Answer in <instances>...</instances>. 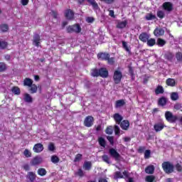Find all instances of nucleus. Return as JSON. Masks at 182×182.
Returning a JSON list of instances; mask_svg holds the SVG:
<instances>
[{
    "label": "nucleus",
    "mask_w": 182,
    "mask_h": 182,
    "mask_svg": "<svg viewBox=\"0 0 182 182\" xmlns=\"http://www.w3.org/2000/svg\"><path fill=\"white\" fill-rule=\"evenodd\" d=\"M97 59H99V60H107L108 65H114L116 62V58H114V57L110 58V54L108 53H98Z\"/></svg>",
    "instance_id": "f257e3e1"
},
{
    "label": "nucleus",
    "mask_w": 182,
    "mask_h": 182,
    "mask_svg": "<svg viewBox=\"0 0 182 182\" xmlns=\"http://www.w3.org/2000/svg\"><path fill=\"white\" fill-rule=\"evenodd\" d=\"M23 86H28L29 92L31 95H33L38 92V86L36 84H33V80L29 77H26L23 80Z\"/></svg>",
    "instance_id": "f03ea898"
},
{
    "label": "nucleus",
    "mask_w": 182,
    "mask_h": 182,
    "mask_svg": "<svg viewBox=\"0 0 182 182\" xmlns=\"http://www.w3.org/2000/svg\"><path fill=\"white\" fill-rule=\"evenodd\" d=\"M162 168L166 174L174 173V164L170 161H164L162 163Z\"/></svg>",
    "instance_id": "7ed1b4c3"
},
{
    "label": "nucleus",
    "mask_w": 182,
    "mask_h": 182,
    "mask_svg": "<svg viewBox=\"0 0 182 182\" xmlns=\"http://www.w3.org/2000/svg\"><path fill=\"white\" fill-rule=\"evenodd\" d=\"M66 32L67 33H80L82 32V27H80L79 23L68 26L66 28Z\"/></svg>",
    "instance_id": "20e7f679"
},
{
    "label": "nucleus",
    "mask_w": 182,
    "mask_h": 182,
    "mask_svg": "<svg viewBox=\"0 0 182 182\" xmlns=\"http://www.w3.org/2000/svg\"><path fill=\"white\" fill-rule=\"evenodd\" d=\"M165 119L168 123H176L178 120V117L173 114V112L170 111H166L165 112Z\"/></svg>",
    "instance_id": "39448f33"
},
{
    "label": "nucleus",
    "mask_w": 182,
    "mask_h": 182,
    "mask_svg": "<svg viewBox=\"0 0 182 182\" xmlns=\"http://www.w3.org/2000/svg\"><path fill=\"white\" fill-rule=\"evenodd\" d=\"M123 78V73L122 71L116 70L114 72L113 79L115 85H119L120 82H122V79Z\"/></svg>",
    "instance_id": "423d86ee"
},
{
    "label": "nucleus",
    "mask_w": 182,
    "mask_h": 182,
    "mask_svg": "<svg viewBox=\"0 0 182 182\" xmlns=\"http://www.w3.org/2000/svg\"><path fill=\"white\" fill-rule=\"evenodd\" d=\"M93 123H95V118L91 115L87 116L84 119V126L85 127H92Z\"/></svg>",
    "instance_id": "0eeeda50"
},
{
    "label": "nucleus",
    "mask_w": 182,
    "mask_h": 182,
    "mask_svg": "<svg viewBox=\"0 0 182 182\" xmlns=\"http://www.w3.org/2000/svg\"><path fill=\"white\" fill-rule=\"evenodd\" d=\"M65 17L68 21H73L75 19V12L70 9H68L65 11Z\"/></svg>",
    "instance_id": "6e6552de"
},
{
    "label": "nucleus",
    "mask_w": 182,
    "mask_h": 182,
    "mask_svg": "<svg viewBox=\"0 0 182 182\" xmlns=\"http://www.w3.org/2000/svg\"><path fill=\"white\" fill-rule=\"evenodd\" d=\"M109 154L111 157L116 160V161H119V160H120V157H122L120 154H119V152H117V151L113 148L109 149Z\"/></svg>",
    "instance_id": "1a4fd4ad"
},
{
    "label": "nucleus",
    "mask_w": 182,
    "mask_h": 182,
    "mask_svg": "<svg viewBox=\"0 0 182 182\" xmlns=\"http://www.w3.org/2000/svg\"><path fill=\"white\" fill-rule=\"evenodd\" d=\"M165 127L166 124H164V122L163 121H160L154 125V129L155 132H156V133H159V132H161V130H163V129H164Z\"/></svg>",
    "instance_id": "9d476101"
},
{
    "label": "nucleus",
    "mask_w": 182,
    "mask_h": 182,
    "mask_svg": "<svg viewBox=\"0 0 182 182\" xmlns=\"http://www.w3.org/2000/svg\"><path fill=\"white\" fill-rule=\"evenodd\" d=\"M33 45L39 48L41 46V36L38 33H35L33 36Z\"/></svg>",
    "instance_id": "9b49d317"
},
{
    "label": "nucleus",
    "mask_w": 182,
    "mask_h": 182,
    "mask_svg": "<svg viewBox=\"0 0 182 182\" xmlns=\"http://www.w3.org/2000/svg\"><path fill=\"white\" fill-rule=\"evenodd\" d=\"M162 8L164 11H166L167 12H171V11H173V9H174V8L173 6V4L170 1L164 2L162 4Z\"/></svg>",
    "instance_id": "f8f14e48"
},
{
    "label": "nucleus",
    "mask_w": 182,
    "mask_h": 182,
    "mask_svg": "<svg viewBox=\"0 0 182 182\" xmlns=\"http://www.w3.org/2000/svg\"><path fill=\"white\" fill-rule=\"evenodd\" d=\"M42 161H43L42 157L39 156H36L31 159L30 164H31V166H39V164H41Z\"/></svg>",
    "instance_id": "ddd939ff"
},
{
    "label": "nucleus",
    "mask_w": 182,
    "mask_h": 182,
    "mask_svg": "<svg viewBox=\"0 0 182 182\" xmlns=\"http://www.w3.org/2000/svg\"><path fill=\"white\" fill-rule=\"evenodd\" d=\"M139 39L141 41V42L146 43L147 41L150 39V35L146 32H143L139 35Z\"/></svg>",
    "instance_id": "4468645a"
},
{
    "label": "nucleus",
    "mask_w": 182,
    "mask_h": 182,
    "mask_svg": "<svg viewBox=\"0 0 182 182\" xmlns=\"http://www.w3.org/2000/svg\"><path fill=\"white\" fill-rule=\"evenodd\" d=\"M43 144L41 143L36 144L33 147L34 153H42V151H43Z\"/></svg>",
    "instance_id": "2eb2a0df"
},
{
    "label": "nucleus",
    "mask_w": 182,
    "mask_h": 182,
    "mask_svg": "<svg viewBox=\"0 0 182 182\" xmlns=\"http://www.w3.org/2000/svg\"><path fill=\"white\" fill-rule=\"evenodd\" d=\"M119 126L122 130H129L130 128V122L127 119H124L119 124Z\"/></svg>",
    "instance_id": "dca6fc26"
},
{
    "label": "nucleus",
    "mask_w": 182,
    "mask_h": 182,
    "mask_svg": "<svg viewBox=\"0 0 182 182\" xmlns=\"http://www.w3.org/2000/svg\"><path fill=\"white\" fill-rule=\"evenodd\" d=\"M154 36H156V38H159V36H163L164 35V29L162 28H156L154 31Z\"/></svg>",
    "instance_id": "f3484780"
},
{
    "label": "nucleus",
    "mask_w": 182,
    "mask_h": 182,
    "mask_svg": "<svg viewBox=\"0 0 182 182\" xmlns=\"http://www.w3.org/2000/svg\"><path fill=\"white\" fill-rule=\"evenodd\" d=\"M113 119L117 124H120L123 122V117L119 113L114 114Z\"/></svg>",
    "instance_id": "a211bd4d"
},
{
    "label": "nucleus",
    "mask_w": 182,
    "mask_h": 182,
    "mask_svg": "<svg viewBox=\"0 0 182 182\" xmlns=\"http://www.w3.org/2000/svg\"><path fill=\"white\" fill-rule=\"evenodd\" d=\"M100 76L101 77H109V70H106L105 68H101L99 69Z\"/></svg>",
    "instance_id": "6ab92c4d"
},
{
    "label": "nucleus",
    "mask_w": 182,
    "mask_h": 182,
    "mask_svg": "<svg viewBox=\"0 0 182 182\" xmlns=\"http://www.w3.org/2000/svg\"><path fill=\"white\" fill-rule=\"evenodd\" d=\"M126 105V101L124 100H118L115 102L114 107L115 109H119V107H123Z\"/></svg>",
    "instance_id": "aec40b11"
},
{
    "label": "nucleus",
    "mask_w": 182,
    "mask_h": 182,
    "mask_svg": "<svg viewBox=\"0 0 182 182\" xmlns=\"http://www.w3.org/2000/svg\"><path fill=\"white\" fill-rule=\"evenodd\" d=\"M23 100L26 102V103H33V98H32V96L29 95L28 93H25L23 95Z\"/></svg>",
    "instance_id": "412c9836"
},
{
    "label": "nucleus",
    "mask_w": 182,
    "mask_h": 182,
    "mask_svg": "<svg viewBox=\"0 0 182 182\" xmlns=\"http://www.w3.org/2000/svg\"><path fill=\"white\" fill-rule=\"evenodd\" d=\"M26 178L31 182H33L36 180V173L33 172H28L26 176Z\"/></svg>",
    "instance_id": "4be33fe9"
},
{
    "label": "nucleus",
    "mask_w": 182,
    "mask_h": 182,
    "mask_svg": "<svg viewBox=\"0 0 182 182\" xmlns=\"http://www.w3.org/2000/svg\"><path fill=\"white\" fill-rule=\"evenodd\" d=\"M127 26V21L124 20V21H119L117 24V29H124Z\"/></svg>",
    "instance_id": "5701e85b"
},
{
    "label": "nucleus",
    "mask_w": 182,
    "mask_h": 182,
    "mask_svg": "<svg viewBox=\"0 0 182 182\" xmlns=\"http://www.w3.org/2000/svg\"><path fill=\"white\" fill-rule=\"evenodd\" d=\"M166 84L167 86H170L171 87H174L176 86V80L173 78H168L166 80Z\"/></svg>",
    "instance_id": "b1692460"
},
{
    "label": "nucleus",
    "mask_w": 182,
    "mask_h": 182,
    "mask_svg": "<svg viewBox=\"0 0 182 182\" xmlns=\"http://www.w3.org/2000/svg\"><path fill=\"white\" fill-rule=\"evenodd\" d=\"M89 5L92 6L93 9H99V4L96 2V0H86Z\"/></svg>",
    "instance_id": "393cba45"
},
{
    "label": "nucleus",
    "mask_w": 182,
    "mask_h": 182,
    "mask_svg": "<svg viewBox=\"0 0 182 182\" xmlns=\"http://www.w3.org/2000/svg\"><path fill=\"white\" fill-rule=\"evenodd\" d=\"M145 19L146 21H154V19H157V17L153 13H148L145 16Z\"/></svg>",
    "instance_id": "a878e982"
},
{
    "label": "nucleus",
    "mask_w": 182,
    "mask_h": 182,
    "mask_svg": "<svg viewBox=\"0 0 182 182\" xmlns=\"http://www.w3.org/2000/svg\"><path fill=\"white\" fill-rule=\"evenodd\" d=\"M158 105L159 106H166L167 105V98L165 97H161L158 100Z\"/></svg>",
    "instance_id": "bb28decb"
},
{
    "label": "nucleus",
    "mask_w": 182,
    "mask_h": 182,
    "mask_svg": "<svg viewBox=\"0 0 182 182\" xmlns=\"http://www.w3.org/2000/svg\"><path fill=\"white\" fill-rule=\"evenodd\" d=\"M154 166L151 165V166H148L146 168H145V173H146V174H153L154 173Z\"/></svg>",
    "instance_id": "cd10ccee"
},
{
    "label": "nucleus",
    "mask_w": 182,
    "mask_h": 182,
    "mask_svg": "<svg viewBox=\"0 0 182 182\" xmlns=\"http://www.w3.org/2000/svg\"><path fill=\"white\" fill-rule=\"evenodd\" d=\"M122 48L129 53V55H132V50L130 47L127 46V42L126 41H122Z\"/></svg>",
    "instance_id": "c85d7f7f"
},
{
    "label": "nucleus",
    "mask_w": 182,
    "mask_h": 182,
    "mask_svg": "<svg viewBox=\"0 0 182 182\" xmlns=\"http://www.w3.org/2000/svg\"><path fill=\"white\" fill-rule=\"evenodd\" d=\"M163 93H164V88H163V86L161 85H158L155 89V94L163 95Z\"/></svg>",
    "instance_id": "c756f323"
},
{
    "label": "nucleus",
    "mask_w": 182,
    "mask_h": 182,
    "mask_svg": "<svg viewBox=\"0 0 182 182\" xmlns=\"http://www.w3.org/2000/svg\"><path fill=\"white\" fill-rule=\"evenodd\" d=\"M166 43H167L166 40L160 38L157 39L156 45H158L160 48H163V46H164Z\"/></svg>",
    "instance_id": "7c9ffc66"
},
{
    "label": "nucleus",
    "mask_w": 182,
    "mask_h": 182,
    "mask_svg": "<svg viewBox=\"0 0 182 182\" xmlns=\"http://www.w3.org/2000/svg\"><path fill=\"white\" fill-rule=\"evenodd\" d=\"M0 31L5 33V32H8L9 31V26L6 23H3L0 25Z\"/></svg>",
    "instance_id": "2f4dec72"
},
{
    "label": "nucleus",
    "mask_w": 182,
    "mask_h": 182,
    "mask_svg": "<svg viewBox=\"0 0 182 182\" xmlns=\"http://www.w3.org/2000/svg\"><path fill=\"white\" fill-rule=\"evenodd\" d=\"M173 58H174V55H173L171 52H168L164 55V58L166 59V60H169V62L173 60Z\"/></svg>",
    "instance_id": "473e14b6"
},
{
    "label": "nucleus",
    "mask_w": 182,
    "mask_h": 182,
    "mask_svg": "<svg viewBox=\"0 0 182 182\" xmlns=\"http://www.w3.org/2000/svg\"><path fill=\"white\" fill-rule=\"evenodd\" d=\"M11 92L14 95L19 96V95H21V88H19V87L14 86L11 88Z\"/></svg>",
    "instance_id": "72a5a7b5"
},
{
    "label": "nucleus",
    "mask_w": 182,
    "mask_h": 182,
    "mask_svg": "<svg viewBox=\"0 0 182 182\" xmlns=\"http://www.w3.org/2000/svg\"><path fill=\"white\" fill-rule=\"evenodd\" d=\"M83 168L89 171L92 168V162L91 161H85L83 164Z\"/></svg>",
    "instance_id": "f704fd0d"
},
{
    "label": "nucleus",
    "mask_w": 182,
    "mask_h": 182,
    "mask_svg": "<svg viewBox=\"0 0 182 182\" xmlns=\"http://www.w3.org/2000/svg\"><path fill=\"white\" fill-rule=\"evenodd\" d=\"M91 76L92 77H99L100 76V71L97 68H94L91 70Z\"/></svg>",
    "instance_id": "c9c22d12"
},
{
    "label": "nucleus",
    "mask_w": 182,
    "mask_h": 182,
    "mask_svg": "<svg viewBox=\"0 0 182 182\" xmlns=\"http://www.w3.org/2000/svg\"><path fill=\"white\" fill-rule=\"evenodd\" d=\"M98 143L100 144V146H101V147H106V140L105 139V138L100 136L98 138Z\"/></svg>",
    "instance_id": "e433bc0d"
},
{
    "label": "nucleus",
    "mask_w": 182,
    "mask_h": 182,
    "mask_svg": "<svg viewBox=\"0 0 182 182\" xmlns=\"http://www.w3.org/2000/svg\"><path fill=\"white\" fill-rule=\"evenodd\" d=\"M146 45L147 46H154L156 45V39L155 38H149L148 41H146Z\"/></svg>",
    "instance_id": "4c0bfd02"
},
{
    "label": "nucleus",
    "mask_w": 182,
    "mask_h": 182,
    "mask_svg": "<svg viewBox=\"0 0 182 182\" xmlns=\"http://www.w3.org/2000/svg\"><path fill=\"white\" fill-rule=\"evenodd\" d=\"M102 160L104 161V163H106L107 164H110V158L107 154H104L102 156Z\"/></svg>",
    "instance_id": "58836bf2"
},
{
    "label": "nucleus",
    "mask_w": 182,
    "mask_h": 182,
    "mask_svg": "<svg viewBox=\"0 0 182 182\" xmlns=\"http://www.w3.org/2000/svg\"><path fill=\"white\" fill-rule=\"evenodd\" d=\"M46 173H47L46 169H45L44 168H40L38 170V174L41 177H43V176H46Z\"/></svg>",
    "instance_id": "ea45409f"
},
{
    "label": "nucleus",
    "mask_w": 182,
    "mask_h": 182,
    "mask_svg": "<svg viewBox=\"0 0 182 182\" xmlns=\"http://www.w3.org/2000/svg\"><path fill=\"white\" fill-rule=\"evenodd\" d=\"M114 180H117L119 178H124V176L122 174V172L116 171L114 175Z\"/></svg>",
    "instance_id": "a19ab883"
},
{
    "label": "nucleus",
    "mask_w": 182,
    "mask_h": 182,
    "mask_svg": "<svg viewBox=\"0 0 182 182\" xmlns=\"http://www.w3.org/2000/svg\"><path fill=\"white\" fill-rule=\"evenodd\" d=\"M156 180V176L153 175L146 176L145 181L146 182H154Z\"/></svg>",
    "instance_id": "79ce46f5"
},
{
    "label": "nucleus",
    "mask_w": 182,
    "mask_h": 182,
    "mask_svg": "<svg viewBox=\"0 0 182 182\" xmlns=\"http://www.w3.org/2000/svg\"><path fill=\"white\" fill-rule=\"evenodd\" d=\"M156 16L159 18V19H163L166 16V14H164V11L159 10L156 12Z\"/></svg>",
    "instance_id": "37998d69"
},
{
    "label": "nucleus",
    "mask_w": 182,
    "mask_h": 182,
    "mask_svg": "<svg viewBox=\"0 0 182 182\" xmlns=\"http://www.w3.org/2000/svg\"><path fill=\"white\" fill-rule=\"evenodd\" d=\"M171 99L173 102H176V100H178V92H171Z\"/></svg>",
    "instance_id": "c03bdc74"
},
{
    "label": "nucleus",
    "mask_w": 182,
    "mask_h": 182,
    "mask_svg": "<svg viewBox=\"0 0 182 182\" xmlns=\"http://www.w3.org/2000/svg\"><path fill=\"white\" fill-rule=\"evenodd\" d=\"M8 48V42L5 41H0V49H6Z\"/></svg>",
    "instance_id": "a18cd8bd"
},
{
    "label": "nucleus",
    "mask_w": 182,
    "mask_h": 182,
    "mask_svg": "<svg viewBox=\"0 0 182 182\" xmlns=\"http://www.w3.org/2000/svg\"><path fill=\"white\" fill-rule=\"evenodd\" d=\"M6 69H8V67H6V63L0 62V72H5Z\"/></svg>",
    "instance_id": "49530a36"
},
{
    "label": "nucleus",
    "mask_w": 182,
    "mask_h": 182,
    "mask_svg": "<svg viewBox=\"0 0 182 182\" xmlns=\"http://www.w3.org/2000/svg\"><path fill=\"white\" fill-rule=\"evenodd\" d=\"M60 161V159H59V157H58V156L53 155L51 156V161L54 164L59 163Z\"/></svg>",
    "instance_id": "de8ad7c7"
},
{
    "label": "nucleus",
    "mask_w": 182,
    "mask_h": 182,
    "mask_svg": "<svg viewBox=\"0 0 182 182\" xmlns=\"http://www.w3.org/2000/svg\"><path fill=\"white\" fill-rule=\"evenodd\" d=\"M106 134H113V127L109 126L105 129Z\"/></svg>",
    "instance_id": "09e8293b"
},
{
    "label": "nucleus",
    "mask_w": 182,
    "mask_h": 182,
    "mask_svg": "<svg viewBox=\"0 0 182 182\" xmlns=\"http://www.w3.org/2000/svg\"><path fill=\"white\" fill-rule=\"evenodd\" d=\"M82 157H83V155H82V154H77L74 159V162L77 163V161H80V160H82Z\"/></svg>",
    "instance_id": "8fccbe9b"
},
{
    "label": "nucleus",
    "mask_w": 182,
    "mask_h": 182,
    "mask_svg": "<svg viewBox=\"0 0 182 182\" xmlns=\"http://www.w3.org/2000/svg\"><path fill=\"white\" fill-rule=\"evenodd\" d=\"M114 131L115 133V136H120V127H119V126L114 125Z\"/></svg>",
    "instance_id": "3c124183"
},
{
    "label": "nucleus",
    "mask_w": 182,
    "mask_h": 182,
    "mask_svg": "<svg viewBox=\"0 0 182 182\" xmlns=\"http://www.w3.org/2000/svg\"><path fill=\"white\" fill-rule=\"evenodd\" d=\"M151 156V151L150 149H146L144 151V159H150Z\"/></svg>",
    "instance_id": "603ef678"
},
{
    "label": "nucleus",
    "mask_w": 182,
    "mask_h": 182,
    "mask_svg": "<svg viewBox=\"0 0 182 182\" xmlns=\"http://www.w3.org/2000/svg\"><path fill=\"white\" fill-rule=\"evenodd\" d=\"M176 58L178 62H182V53L181 52L176 53Z\"/></svg>",
    "instance_id": "864d4df0"
},
{
    "label": "nucleus",
    "mask_w": 182,
    "mask_h": 182,
    "mask_svg": "<svg viewBox=\"0 0 182 182\" xmlns=\"http://www.w3.org/2000/svg\"><path fill=\"white\" fill-rule=\"evenodd\" d=\"M23 155L25 156V157H26L27 159H29V157H32V153H31L28 149H25L23 151Z\"/></svg>",
    "instance_id": "5fc2aeb1"
},
{
    "label": "nucleus",
    "mask_w": 182,
    "mask_h": 182,
    "mask_svg": "<svg viewBox=\"0 0 182 182\" xmlns=\"http://www.w3.org/2000/svg\"><path fill=\"white\" fill-rule=\"evenodd\" d=\"M75 175L78 176L79 177H83L85 176V172H83V170H82V168H79L75 173Z\"/></svg>",
    "instance_id": "6e6d98bb"
},
{
    "label": "nucleus",
    "mask_w": 182,
    "mask_h": 182,
    "mask_svg": "<svg viewBox=\"0 0 182 182\" xmlns=\"http://www.w3.org/2000/svg\"><path fill=\"white\" fill-rule=\"evenodd\" d=\"M175 168L176 169V171H178V173H181V171H182V166L180 164H176L175 165Z\"/></svg>",
    "instance_id": "4d7b16f0"
},
{
    "label": "nucleus",
    "mask_w": 182,
    "mask_h": 182,
    "mask_svg": "<svg viewBox=\"0 0 182 182\" xmlns=\"http://www.w3.org/2000/svg\"><path fill=\"white\" fill-rule=\"evenodd\" d=\"M107 139L112 146L114 144V138L113 136H107Z\"/></svg>",
    "instance_id": "13d9d810"
},
{
    "label": "nucleus",
    "mask_w": 182,
    "mask_h": 182,
    "mask_svg": "<svg viewBox=\"0 0 182 182\" xmlns=\"http://www.w3.org/2000/svg\"><path fill=\"white\" fill-rule=\"evenodd\" d=\"M48 150L50 151H55V144H53V143H50L49 144Z\"/></svg>",
    "instance_id": "bf43d9fd"
},
{
    "label": "nucleus",
    "mask_w": 182,
    "mask_h": 182,
    "mask_svg": "<svg viewBox=\"0 0 182 182\" xmlns=\"http://www.w3.org/2000/svg\"><path fill=\"white\" fill-rule=\"evenodd\" d=\"M181 108H182L181 103L178 102V103L175 104L174 109H176V110H180V109H181Z\"/></svg>",
    "instance_id": "052dcab7"
},
{
    "label": "nucleus",
    "mask_w": 182,
    "mask_h": 182,
    "mask_svg": "<svg viewBox=\"0 0 182 182\" xmlns=\"http://www.w3.org/2000/svg\"><path fill=\"white\" fill-rule=\"evenodd\" d=\"M101 2H105V4H108L110 5L114 2V0H100Z\"/></svg>",
    "instance_id": "680f3d73"
},
{
    "label": "nucleus",
    "mask_w": 182,
    "mask_h": 182,
    "mask_svg": "<svg viewBox=\"0 0 182 182\" xmlns=\"http://www.w3.org/2000/svg\"><path fill=\"white\" fill-rule=\"evenodd\" d=\"M21 4L23 6H26L29 4V0H21Z\"/></svg>",
    "instance_id": "e2e57ef3"
},
{
    "label": "nucleus",
    "mask_w": 182,
    "mask_h": 182,
    "mask_svg": "<svg viewBox=\"0 0 182 182\" xmlns=\"http://www.w3.org/2000/svg\"><path fill=\"white\" fill-rule=\"evenodd\" d=\"M144 150H146V146H139L138 149V152L140 154L144 153Z\"/></svg>",
    "instance_id": "0e129e2a"
},
{
    "label": "nucleus",
    "mask_w": 182,
    "mask_h": 182,
    "mask_svg": "<svg viewBox=\"0 0 182 182\" xmlns=\"http://www.w3.org/2000/svg\"><path fill=\"white\" fill-rule=\"evenodd\" d=\"M87 21L88 23H92V22H95V18L93 17H87Z\"/></svg>",
    "instance_id": "69168bd1"
},
{
    "label": "nucleus",
    "mask_w": 182,
    "mask_h": 182,
    "mask_svg": "<svg viewBox=\"0 0 182 182\" xmlns=\"http://www.w3.org/2000/svg\"><path fill=\"white\" fill-rule=\"evenodd\" d=\"M52 16L54 18V19L58 18V12L55 11H52Z\"/></svg>",
    "instance_id": "338daca9"
},
{
    "label": "nucleus",
    "mask_w": 182,
    "mask_h": 182,
    "mask_svg": "<svg viewBox=\"0 0 182 182\" xmlns=\"http://www.w3.org/2000/svg\"><path fill=\"white\" fill-rule=\"evenodd\" d=\"M122 174H123V176H124V177L126 178H129V171H124L123 172H122Z\"/></svg>",
    "instance_id": "774afa93"
}]
</instances>
